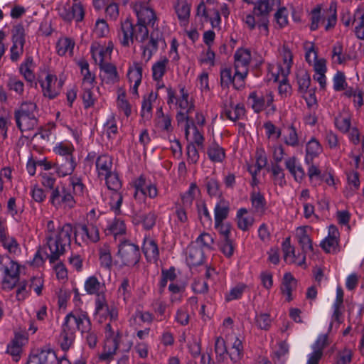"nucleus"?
Here are the masks:
<instances>
[{"mask_svg":"<svg viewBox=\"0 0 364 364\" xmlns=\"http://www.w3.org/2000/svg\"><path fill=\"white\" fill-rule=\"evenodd\" d=\"M73 234L75 244L82 246V244L87 243L85 225L78 223L73 226L70 223H66L55 229L53 221L48 222L46 239L50 251V254L47 255L50 263L58 260L60 256L65 252V247L70 245Z\"/></svg>","mask_w":364,"mask_h":364,"instance_id":"1","label":"nucleus"},{"mask_svg":"<svg viewBox=\"0 0 364 364\" xmlns=\"http://www.w3.org/2000/svg\"><path fill=\"white\" fill-rule=\"evenodd\" d=\"M162 34L159 29L153 30L150 35L148 28L144 25L134 23L129 18L121 23L118 31V39L124 47H130L135 42L144 44L148 39L149 42L141 46L142 58L147 63L153 54L158 50L159 42Z\"/></svg>","mask_w":364,"mask_h":364,"instance_id":"2","label":"nucleus"},{"mask_svg":"<svg viewBox=\"0 0 364 364\" xmlns=\"http://www.w3.org/2000/svg\"><path fill=\"white\" fill-rule=\"evenodd\" d=\"M76 330L81 332L90 348L96 347L98 342L97 333L92 329V323L87 314L85 312H71L65 318L60 336L63 350H68L73 344Z\"/></svg>","mask_w":364,"mask_h":364,"instance_id":"3","label":"nucleus"},{"mask_svg":"<svg viewBox=\"0 0 364 364\" xmlns=\"http://www.w3.org/2000/svg\"><path fill=\"white\" fill-rule=\"evenodd\" d=\"M84 185L81 180L77 177H71L68 186L60 183L51 191L50 201L56 208L71 209L76 200L75 196L81 195L83 192Z\"/></svg>","mask_w":364,"mask_h":364,"instance_id":"4","label":"nucleus"},{"mask_svg":"<svg viewBox=\"0 0 364 364\" xmlns=\"http://www.w3.org/2000/svg\"><path fill=\"white\" fill-rule=\"evenodd\" d=\"M37 105L31 102H23L14 112L17 127L21 132L33 130L38 123Z\"/></svg>","mask_w":364,"mask_h":364,"instance_id":"5","label":"nucleus"},{"mask_svg":"<svg viewBox=\"0 0 364 364\" xmlns=\"http://www.w3.org/2000/svg\"><path fill=\"white\" fill-rule=\"evenodd\" d=\"M280 0H264L255 4L252 14V29L258 26L262 35L267 36L269 33V14L274 5H279Z\"/></svg>","mask_w":364,"mask_h":364,"instance_id":"6","label":"nucleus"},{"mask_svg":"<svg viewBox=\"0 0 364 364\" xmlns=\"http://www.w3.org/2000/svg\"><path fill=\"white\" fill-rule=\"evenodd\" d=\"M0 270L4 272L3 289H12L19 279L18 264L9 257H1L0 259Z\"/></svg>","mask_w":364,"mask_h":364,"instance_id":"7","label":"nucleus"},{"mask_svg":"<svg viewBox=\"0 0 364 364\" xmlns=\"http://www.w3.org/2000/svg\"><path fill=\"white\" fill-rule=\"evenodd\" d=\"M118 255L125 265H134L139 261L140 251L137 245L124 242L119 246Z\"/></svg>","mask_w":364,"mask_h":364,"instance_id":"8","label":"nucleus"},{"mask_svg":"<svg viewBox=\"0 0 364 364\" xmlns=\"http://www.w3.org/2000/svg\"><path fill=\"white\" fill-rule=\"evenodd\" d=\"M246 76H240L237 74V70H235L232 74L230 68H225L220 70V84L223 87H229L232 85L236 90H240L244 87Z\"/></svg>","mask_w":364,"mask_h":364,"instance_id":"9","label":"nucleus"},{"mask_svg":"<svg viewBox=\"0 0 364 364\" xmlns=\"http://www.w3.org/2000/svg\"><path fill=\"white\" fill-rule=\"evenodd\" d=\"M234 67L240 76L247 77L250 64V50L247 48H239L234 55Z\"/></svg>","mask_w":364,"mask_h":364,"instance_id":"10","label":"nucleus"},{"mask_svg":"<svg viewBox=\"0 0 364 364\" xmlns=\"http://www.w3.org/2000/svg\"><path fill=\"white\" fill-rule=\"evenodd\" d=\"M57 152L62 156H65V161L61 160L60 164H58V171L63 176H67L72 173L75 167V164L73 161L71 150L69 147L60 145L57 148Z\"/></svg>","mask_w":364,"mask_h":364,"instance_id":"11","label":"nucleus"},{"mask_svg":"<svg viewBox=\"0 0 364 364\" xmlns=\"http://www.w3.org/2000/svg\"><path fill=\"white\" fill-rule=\"evenodd\" d=\"M132 8L137 16V23L146 27L154 26L157 18L153 9L138 3L134 4Z\"/></svg>","mask_w":364,"mask_h":364,"instance_id":"12","label":"nucleus"},{"mask_svg":"<svg viewBox=\"0 0 364 364\" xmlns=\"http://www.w3.org/2000/svg\"><path fill=\"white\" fill-rule=\"evenodd\" d=\"M113 44L109 42L107 46L97 42H93L90 47L92 57L95 62L100 65L106 63V60L111 55Z\"/></svg>","mask_w":364,"mask_h":364,"instance_id":"13","label":"nucleus"},{"mask_svg":"<svg viewBox=\"0 0 364 364\" xmlns=\"http://www.w3.org/2000/svg\"><path fill=\"white\" fill-rule=\"evenodd\" d=\"M61 86L60 82L57 85V77L51 74H48L45 80L41 82L43 95L50 99H53L58 95Z\"/></svg>","mask_w":364,"mask_h":364,"instance_id":"14","label":"nucleus"},{"mask_svg":"<svg viewBox=\"0 0 364 364\" xmlns=\"http://www.w3.org/2000/svg\"><path fill=\"white\" fill-rule=\"evenodd\" d=\"M255 185L252 182V213L261 217L267 210V202L263 194L255 190Z\"/></svg>","mask_w":364,"mask_h":364,"instance_id":"15","label":"nucleus"},{"mask_svg":"<svg viewBox=\"0 0 364 364\" xmlns=\"http://www.w3.org/2000/svg\"><path fill=\"white\" fill-rule=\"evenodd\" d=\"M27 364H58V357L51 350H43L31 355Z\"/></svg>","mask_w":364,"mask_h":364,"instance_id":"16","label":"nucleus"},{"mask_svg":"<svg viewBox=\"0 0 364 364\" xmlns=\"http://www.w3.org/2000/svg\"><path fill=\"white\" fill-rule=\"evenodd\" d=\"M27 341L26 337L20 333L15 334L14 338L7 346V353L10 354L14 360L18 361L22 353V347Z\"/></svg>","mask_w":364,"mask_h":364,"instance_id":"17","label":"nucleus"},{"mask_svg":"<svg viewBox=\"0 0 364 364\" xmlns=\"http://www.w3.org/2000/svg\"><path fill=\"white\" fill-rule=\"evenodd\" d=\"M204 260V253L201 247L191 244L187 249L186 262L189 266L200 265Z\"/></svg>","mask_w":364,"mask_h":364,"instance_id":"18","label":"nucleus"},{"mask_svg":"<svg viewBox=\"0 0 364 364\" xmlns=\"http://www.w3.org/2000/svg\"><path fill=\"white\" fill-rule=\"evenodd\" d=\"M339 232L337 228L334 225H330L328 228V237L321 242V247L326 252H331L335 251L338 245Z\"/></svg>","mask_w":364,"mask_h":364,"instance_id":"19","label":"nucleus"},{"mask_svg":"<svg viewBox=\"0 0 364 364\" xmlns=\"http://www.w3.org/2000/svg\"><path fill=\"white\" fill-rule=\"evenodd\" d=\"M100 68L102 72L101 77L106 83L114 84L119 81V75L114 65L106 63L100 65Z\"/></svg>","mask_w":364,"mask_h":364,"instance_id":"20","label":"nucleus"},{"mask_svg":"<svg viewBox=\"0 0 364 364\" xmlns=\"http://www.w3.org/2000/svg\"><path fill=\"white\" fill-rule=\"evenodd\" d=\"M95 164L100 177H104L113 172L112 171L113 166L112 159L109 155L103 154L98 156Z\"/></svg>","mask_w":364,"mask_h":364,"instance_id":"21","label":"nucleus"},{"mask_svg":"<svg viewBox=\"0 0 364 364\" xmlns=\"http://www.w3.org/2000/svg\"><path fill=\"white\" fill-rule=\"evenodd\" d=\"M255 166L256 169L254 173H252V180L254 184H257L258 181L255 178V176L257 174L259 171H260L263 168H264L267 164V157L264 149L260 146L257 147L255 151Z\"/></svg>","mask_w":364,"mask_h":364,"instance_id":"22","label":"nucleus"},{"mask_svg":"<svg viewBox=\"0 0 364 364\" xmlns=\"http://www.w3.org/2000/svg\"><path fill=\"white\" fill-rule=\"evenodd\" d=\"M142 250L149 262H156L159 259V248L156 243L153 240L145 239Z\"/></svg>","mask_w":364,"mask_h":364,"instance_id":"23","label":"nucleus"},{"mask_svg":"<svg viewBox=\"0 0 364 364\" xmlns=\"http://www.w3.org/2000/svg\"><path fill=\"white\" fill-rule=\"evenodd\" d=\"M215 222L219 223L225 220L230 212V203L223 198H220L215 207Z\"/></svg>","mask_w":364,"mask_h":364,"instance_id":"24","label":"nucleus"},{"mask_svg":"<svg viewBox=\"0 0 364 364\" xmlns=\"http://www.w3.org/2000/svg\"><path fill=\"white\" fill-rule=\"evenodd\" d=\"M296 286V281L291 274V273H286L284 275L281 291L282 293L287 296V301L288 302L291 301L293 299L292 297V290Z\"/></svg>","mask_w":364,"mask_h":364,"instance_id":"25","label":"nucleus"},{"mask_svg":"<svg viewBox=\"0 0 364 364\" xmlns=\"http://www.w3.org/2000/svg\"><path fill=\"white\" fill-rule=\"evenodd\" d=\"M85 289L88 294L100 295L103 294L105 285L97 277L92 276L85 281Z\"/></svg>","mask_w":364,"mask_h":364,"instance_id":"26","label":"nucleus"},{"mask_svg":"<svg viewBox=\"0 0 364 364\" xmlns=\"http://www.w3.org/2000/svg\"><path fill=\"white\" fill-rule=\"evenodd\" d=\"M175 9L181 24L186 25L190 17V5L186 1L180 0L176 5Z\"/></svg>","mask_w":364,"mask_h":364,"instance_id":"27","label":"nucleus"},{"mask_svg":"<svg viewBox=\"0 0 364 364\" xmlns=\"http://www.w3.org/2000/svg\"><path fill=\"white\" fill-rule=\"evenodd\" d=\"M237 228L243 231L249 230L250 225V213L245 208H240L236 214L235 218Z\"/></svg>","mask_w":364,"mask_h":364,"instance_id":"28","label":"nucleus"},{"mask_svg":"<svg viewBox=\"0 0 364 364\" xmlns=\"http://www.w3.org/2000/svg\"><path fill=\"white\" fill-rule=\"evenodd\" d=\"M282 58L284 66L279 65L278 66V72L280 73L281 75H289L292 65L293 55L289 48L286 46H283Z\"/></svg>","mask_w":364,"mask_h":364,"instance_id":"29","label":"nucleus"},{"mask_svg":"<svg viewBox=\"0 0 364 364\" xmlns=\"http://www.w3.org/2000/svg\"><path fill=\"white\" fill-rule=\"evenodd\" d=\"M78 65L81 70V74L83 76L82 87L95 86V77L89 70V64L87 60H81L78 62Z\"/></svg>","mask_w":364,"mask_h":364,"instance_id":"30","label":"nucleus"},{"mask_svg":"<svg viewBox=\"0 0 364 364\" xmlns=\"http://www.w3.org/2000/svg\"><path fill=\"white\" fill-rule=\"evenodd\" d=\"M207 154L212 161L217 163H221L225 158V149L215 142L208 146Z\"/></svg>","mask_w":364,"mask_h":364,"instance_id":"31","label":"nucleus"},{"mask_svg":"<svg viewBox=\"0 0 364 364\" xmlns=\"http://www.w3.org/2000/svg\"><path fill=\"white\" fill-rule=\"evenodd\" d=\"M118 348V343L117 339H107L104 346V352L101 353L99 358L101 360H110L113 355L116 353Z\"/></svg>","mask_w":364,"mask_h":364,"instance_id":"32","label":"nucleus"},{"mask_svg":"<svg viewBox=\"0 0 364 364\" xmlns=\"http://www.w3.org/2000/svg\"><path fill=\"white\" fill-rule=\"evenodd\" d=\"M252 99L254 101L252 108H253L256 112H259L263 109L265 105L269 106L273 102V96L270 92L267 93L266 98L263 96H258L255 92H252Z\"/></svg>","mask_w":364,"mask_h":364,"instance_id":"33","label":"nucleus"},{"mask_svg":"<svg viewBox=\"0 0 364 364\" xmlns=\"http://www.w3.org/2000/svg\"><path fill=\"white\" fill-rule=\"evenodd\" d=\"M169 63L166 57L161 58L152 66V77L154 80L159 81L166 73L167 65Z\"/></svg>","mask_w":364,"mask_h":364,"instance_id":"34","label":"nucleus"},{"mask_svg":"<svg viewBox=\"0 0 364 364\" xmlns=\"http://www.w3.org/2000/svg\"><path fill=\"white\" fill-rule=\"evenodd\" d=\"M272 77L269 78L268 80H271L273 79L274 82H279V92L282 95H287L288 92H289L291 87L289 84L287 82L288 75H281L280 73L277 72V73H271Z\"/></svg>","mask_w":364,"mask_h":364,"instance_id":"35","label":"nucleus"},{"mask_svg":"<svg viewBox=\"0 0 364 364\" xmlns=\"http://www.w3.org/2000/svg\"><path fill=\"white\" fill-rule=\"evenodd\" d=\"M321 146L319 142L313 138L306 144V161L307 164L311 163L314 157L318 156L321 152Z\"/></svg>","mask_w":364,"mask_h":364,"instance_id":"36","label":"nucleus"},{"mask_svg":"<svg viewBox=\"0 0 364 364\" xmlns=\"http://www.w3.org/2000/svg\"><path fill=\"white\" fill-rule=\"evenodd\" d=\"M180 92L181 97L177 100V105L181 109V111L192 112L195 109V105L193 102L188 101V93L185 90L184 87L181 88Z\"/></svg>","mask_w":364,"mask_h":364,"instance_id":"37","label":"nucleus"},{"mask_svg":"<svg viewBox=\"0 0 364 364\" xmlns=\"http://www.w3.org/2000/svg\"><path fill=\"white\" fill-rule=\"evenodd\" d=\"M215 352L216 360L218 363H223L227 358L228 351L227 350L225 342L221 337H218L215 343Z\"/></svg>","mask_w":364,"mask_h":364,"instance_id":"38","label":"nucleus"},{"mask_svg":"<svg viewBox=\"0 0 364 364\" xmlns=\"http://www.w3.org/2000/svg\"><path fill=\"white\" fill-rule=\"evenodd\" d=\"M75 46L73 40L69 38H60L57 43V51L60 55H64L66 53L69 52L73 53Z\"/></svg>","mask_w":364,"mask_h":364,"instance_id":"39","label":"nucleus"},{"mask_svg":"<svg viewBox=\"0 0 364 364\" xmlns=\"http://www.w3.org/2000/svg\"><path fill=\"white\" fill-rule=\"evenodd\" d=\"M156 125L161 129L169 132L171 129V119L168 115H165L162 112V108H159L156 112Z\"/></svg>","mask_w":364,"mask_h":364,"instance_id":"40","label":"nucleus"},{"mask_svg":"<svg viewBox=\"0 0 364 364\" xmlns=\"http://www.w3.org/2000/svg\"><path fill=\"white\" fill-rule=\"evenodd\" d=\"M282 250L284 252V258L287 262H296L294 247L290 244V238L287 237L282 242Z\"/></svg>","mask_w":364,"mask_h":364,"instance_id":"41","label":"nucleus"},{"mask_svg":"<svg viewBox=\"0 0 364 364\" xmlns=\"http://www.w3.org/2000/svg\"><path fill=\"white\" fill-rule=\"evenodd\" d=\"M74 3L70 6V21L75 20L77 22L82 21L84 18L85 11L81 3L77 2V0H73Z\"/></svg>","mask_w":364,"mask_h":364,"instance_id":"42","label":"nucleus"},{"mask_svg":"<svg viewBox=\"0 0 364 364\" xmlns=\"http://www.w3.org/2000/svg\"><path fill=\"white\" fill-rule=\"evenodd\" d=\"M299 90L301 93H306L311 85L310 75L306 71L302 70L297 74Z\"/></svg>","mask_w":364,"mask_h":364,"instance_id":"43","label":"nucleus"},{"mask_svg":"<svg viewBox=\"0 0 364 364\" xmlns=\"http://www.w3.org/2000/svg\"><path fill=\"white\" fill-rule=\"evenodd\" d=\"M129 80L132 82L141 83L142 78V66L139 63H134L127 74Z\"/></svg>","mask_w":364,"mask_h":364,"instance_id":"44","label":"nucleus"},{"mask_svg":"<svg viewBox=\"0 0 364 364\" xmlns=\"http://www.w3.org/2000/svg\"><path fill=\"white\" fill-rule=\"evenodd\" d=\"M106 180V184L109 190L114 191V193H118L122 187V183L119 178L118 174L115 172H112L107 176H104Z\"/></svg>","mask_w":364,"mask_h":364,"instance_id":"45","label":"nucleus"},{"mask_svg":"<svg viewBox=\"0 0 364 364\" xmlns=\"http://www.w3.org/2000/svg\"><path fill=\"white\" fill-rule=\"evenodd\" d=\"M94 87L95 86L82 87L83 92L82 94V99L85 109H87L93 106L95 104V97H94V94L92 90L94 88Z\"/></svg>","mask_w":364,"mask_h":364,"instance_id":"46","label":"nucleus"},{"mask_svg":"<svg viewBox=\"0 0 364 364\" xmlns=\"http://www.w3.org/2000/svg\"><path fill=\"white\" fill-rule=\"evenodd\" d=\"M208 193L211 197H222V191L220 189V184L218 180L213 178H208L206 182Z\"/></svg>","mask_w":364,"mask_h":364,"instance_id":"47","label":"nucleus"},{"mask_svg":"<svg viewBox=\"0 0 364 364\" xmlns=\"http://www.w3.org/2000/svg\"><path fill=\"white\" fill-rule=\"evenodd\" d=\"M248 287L244 284H238L231 289L229 293L225 295V301H230L241 297L242 293L247 290Z\"/></svg>","mask_w":364,"mask_h":364,"instance_id":"48","label":"nucleus"},{"mask_svg":"<svg viewBox=\"0 0 364 364\" xmlns=\"http://www.w3.org/2000/svg\"><path fill=\"white\" fill-rule=\"evenodd\" d=\"M110 234L117 236V235H122L125 232L126 227L123 220L119 219H114L112 223L107 227V229Z\"/></svg>","mask_w":364,"mask_h":364,"instance_id":"49","label":"nucleus"},{"mask_svg":"<svg viewBox=\"0 0 364 364\" xmlns=\"http://www.w3.org/2000/svg\"><path fill=\"white\" fill-rule=\"evenodd\" d=\"M109 29L108 24L103 19H99L95 23L93 34L97 38H102L109 33Z\"/></svg>","mask_w":364,"mask_h":364,"instance_id":"50","label":"nucleus"},{"mask_svg":"<svg viewBox=\"0 0 364 364\" xmlns=\"http://www.w3.org/2000/svg\"><path fill=\"white\" fill-rule=\"evenodd\" d=\"M85 234L87 243L97 242L100 240L99 230L92 224L85 225Z\"/></svg>","mask_w":364,"mask_h":364,"instance_id":"51","label":"nucleus"},{"mask_svg":"<svg viewBox=\"0 0 364 364\" xmlns=\"http://www.w3.org/2000/svg\"><path fill=\"white\" fill-rule=\"evenodd\" d=\"M12 41L15 44L25 43V32L23 26L21 24L16 25L12 30Z\"/></svg>","mask_w":364,"mask_h":364,"instance_id":"52","label":"nucleus"},{"mask_svg":"<svg viewBox=\"0 0 364 364\" xmlns=\"http://www.w3.org/2000/svg\"><path fill=\"white\" fill-rule=\"evenodd\" d=\"M7 86L10 90L21 95L24 91L23 82L16 77H11L7 82Z\"/></svg>","mask_w":364,"mask_h":364,"instance_id":"53","label":"nucleus"},{"mask_svg":"<svg viewBox=\"0 0 364 364\" xmlns=\"http://www.w3.org/2000/svg\"><path fill=\"white\" fill-rule=\"evenodd\" d=\"M105 296L103 294L97 295L95 301V314L100 317L105 315L106 308H108Z\"/></svg>","mask_w":364,"mask_h":364,"instance_id":"54","label":"nucleus"},{"mask_svg":"<svg viewBox=\"0 0 364 364\" xmlns=\"http://www.w3.org/2000/svg\"><path fill=\"white\" fill-rule=\"evenodd\" d=\"M288 134L284 136V142L286 144L291 146H296L299 144L298 134L296 128L291 125L287 129Z\"/></svg>","mask_w":364,"mask_h":364,"instance_id":"55","label":"nucleus"},{"mask_svg":"<svg viewBox=\"0 0 364 364\" xmlns=\"http://www.w3.org/2000/svg\"><path fill=\"white\" fill-rule=\"evenodd\" d=\"M2 245L11 254H16L18 251V244L16 240L9 235L1 241Z\"/></svg>","mask_w":364,"mask_h":364,"instance_id":"56","label":"nucleus"},{"mask_svg":"<svg viewBox=\"0 0 364 364\" xmlns=\"http://www.w3.org/2000/svg\"><path fill=\"white\" fill-rule=\"evenodd\" d=\"M245 114V109L243 106L237 105L235 107L225 111L227 117L232 121H235L241 118Z\"/></svg>","mask_w":364,"mask_h":364,"instance_id":"57","label":"nucleus"},{"mask_svg":"<svg viewBox=\"0 0 364 364\" xmlns=\"http://www.w3.org/2000/svg\"><path fill=\"white\" fill-rule=\"evenodd\" d=\"M352 359V351L350 349L344 348L339 351L336 356V364H349Z\"/></svg>","mask_w":364,"mask_h":364,"instance_id":"58","label":"nucleus"},{"mask_svg":"<svg viewBox=\"0 0 364 364\" xmlns=\"http://www.w3.org/2000/svg\"><path fill=\"white\" fill-rule=\"evenodd\" d=\"M156 218L157 216L154 212H149V213L142 215L141 217V221L144 229H151L155 225Z\"/></svg>","mask_w":364,"mask_h":364,"instance_id":"59","label":"nucleus"},{"mask_svg":"<svg viewBox=\"0 0 364 364\" xmlns=\"http://www.w3.org/2000/svg\"><path fill=\"white\" fill-rule=\"evenodd\" d=\"M129 287V279L127 278H124L118 289V296L119 298H122L125 303L130 297V291L128 289Z\"/></svg>","mask_w":364,"mask_h":364,"instance_id":"60","label":"nucleus"},{"mask_svg":"<svg viewBox=\"0 0 364 364\" xmlns=\"http://www.w3.org/2000/svg\"><path fill=\"white\" fill-rule=\"evenodd\" d=\"M215 228L223 236V240L230 239L229 235L230 233L231 225L229 223H223V221H220L219 223L215 222Z\"/></svg>","mask_w":364,"mask_h":364,"instance_id":"61","label":"nucleus"},{"mask_svg":"<svg viewBox=\"0 0 364 364\" xmlns=\"http://www.w3.org/2000/svg\"><path fill=\"white\" fill-rule=\"evenodd\" d=\"M346 77L342 72H337L333 77V87L336 91H341L346 88Z\"/></svg>","mask_w":364,"mask_h":364,"instance_id":"62","label":"nucleus"},{"mask_svg":"<svg viewBox=\"0 0 364 364\" xmlns=\"http://www.w3.org/2000/svg\"><path fill=\"white\" fill-rule=\"evenodd\" d=\"M335 124L340 131L346 133L350 129V119L349 117L338 116L335 119Z\"/></svg>","mask_w":364,"mask_h":364,"instance_id":"63","label":"nucleus"},{"mask_svg":"<svg viewBox=\"0 0 364 364\" xmlns=\"http://www.w3.org/2000/svg\"><path fill=\"white\" fill-rule=\"evenodd\" d=\"M355 16H358L360 19L359 25L355 28V35L358 38L364 39V13L362 10L358 9Z\"/></svg>","mask_w":364,"mask_h":364,"instance_id":"64","label":"nucleus"}]
</instances>
